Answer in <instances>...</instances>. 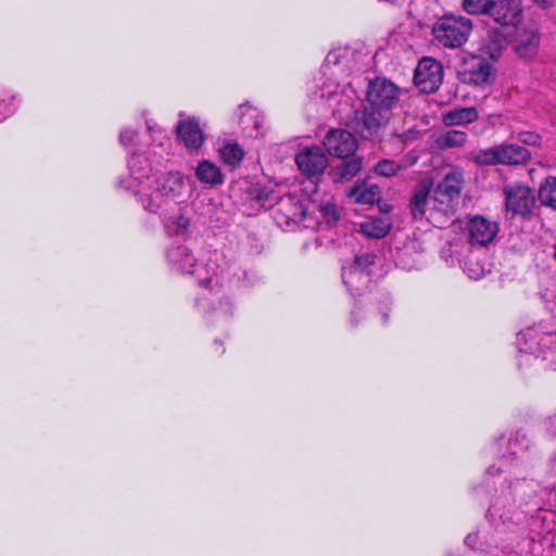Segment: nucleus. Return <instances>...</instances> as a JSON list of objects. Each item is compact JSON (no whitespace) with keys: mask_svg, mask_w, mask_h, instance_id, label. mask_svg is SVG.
<instances>
[{"mask_svg":"<svg viewBox=\"0 0 556 556\" xmlns=\"http://www.w3.org/2000/svg\"><path fill=\"white\" fill-rule=\"evenodd\" d=\"M395 263L405 270H412L420 265L421 245L417 240H408L401 248H396Z\"/></svg>","mask_w":556,"mask_h":556,"instance_id":"nucleus-18","label":"nucleus"},{"mask_svg":"<svg viewBox=\"0 0 556 556\" xmlns=\"http://www.w3.org/2000/svg\"><path fill=\"white\" fill-rule=\"evenodd\" d=\"M217 251H208L199 261L192 251L182 244L172 245L166 250V261L169 268L181 275L193 276L199 286L214 289L220 283L223 267Z\"/></svg>","mask_w":556,"mask_h":556,"instance_id":"nucleus-6","label":"nucleus"},{"mask_svg":"<svg viewBox=\"0 0 556 556\" xmlns=\"http://www.w3.org/2000/svg\"><path fill=\"white\" fill-rule=\"evenodd\" d=\"M176 129L178 138L184 142L188 151L195 152L202 147L204 134L194 117L180 121Z\"/></svg>","mask_w":556,"mask_h":556,"instance_id":"nucleus-16","label":"nucleus"},{"mask_svg":"<svg viewBox=\"0 0 556 556\" xmlns=\"http://www.w3.org/2000/svg\"><path fill=\"white\" fill-rule=\"evenodd\" d=\"M521 352L529 354H542L544 359H548L552 354L556 355V338L552 333L543 334L538 341V348H520Z\"/></svg>","mask_w":556,"mask_h":556,"instance_id":"nucleus-26","label":"nucleus"},{"mask_svg":"<svg viewBox=\"0 0 556 556\" xmlns=\"http://www.w3.org/2000/svg\"><path fill=\"white\" fill-rule=\"evenodd\" d=\"M463 181V172L453 168L437 185L431 197L427 186L418 187L410 199L414 219H425L438 228L446 227L457 211Z\"/></svg>","mask_w":556,"mask_h":556,"instance_id":"nucleus-3","label":"nucleus"},{"mask_svg":"<svg viewBox=\"0 0 556 556\" xmlns=\"http://www.w3.org/2000/svg\"><path fill=\"white\" fill-rule=\"evenodd\" d=\"M195 176L202 184L217 186L224 179L219 167L211 161H201L195 168Z\"/></svg>","mask_w":556,"mask_h":556,"instance_id":"nucleus-23","label":"nucleus"},{"mask_svg":"<svg viewBox=\"0 0 556 556\" xmlns=\"http://www.w3.org/2000/svg\"><path fill=\"white\" fill-rule=\"evenodd\" d=\"M503 51V39L500 37L488 36L480 41L478 49L479 58L485 60V58L496 60L501 56Z\"/></svg>","mask_w":556,"mask_h":556,"instance_id":"nucleus-27","label":"nucleus"},{"mask_svg":"<svg viewBox=\"0 0 556 556\" xmlns=\"http://www.w3.org/2000/svg\"><path fill=\"white\" fill-rule=\"evenodd\" d=\"M392 227L390 217L386 215L368 217L359 224V231L368 237L380 239L386 237Z\"/></svg>","mask_w":556,"mask_h":556,"instance_id":"nucleus-21","label":"nucleus"},{"mask_svg":"<svg viewBox=\"0 0 556 556\" xmlns=\"http://www.w3.org/2000/svg\"><path fill=\"white\" fill-rule=\"evenodd\" d=\"M501 164H522L530 159L528 149L518 144H501L500 146Z\"/></svg>","mask_w":556,"mask_h":556,"instance_id":"nucleus-24","label":"nucleus"},{"mask_svg":"<svg viewBox=\"0 0 556 556\" xmlns=\"http://www.w3.org/2000/svg\"><path fill=\"white\" fill-rule=\"evenodd\" d=\"M350 197L358 204H372L380 197V189L377 185L356 182L350 191Z\"/></svg>","mask_w":556,"mask_h":556,"instance_id":"nucleus-22","label":"nucleus"},{"mask_svg":"<svg viewBox=\"0 0 556 556\" xmlns=\"http://www.w3.org/2000/svg\"><path fill=\"white\" fill-rule=\"evenodd\" d=\"M17 110L16 97L10 90H0V123L12 116Z\"/></svg>","mask_w":556,"mask_h":556,"instance_id":"nucleus-34","label":"nucleus"},{"mask_svg":"<svg viewBox=\"0 0 556 556\" xmlns=\"http://www.w3.org/2000/svg\"><path fill=\"white\" fill-rule=\"evenodd\" d=\"M369 106L354 111L353 130L364 139H372L389 123L391 111L400 100V88L387 78L369 80L366 91Z\"/></svg>","mask_w":556,"mask_h":556,"instance_id":"nucleus-4","label":"nucleus"},{"mask_svg":"<svg viewBox=\"0 0 556 556\" xmlns=\"http://www.w3.org/2000/svg\"><path fill=\"white\" fill-rule=\"evenodd\" d=\"M232 304L229 300L219 301L207 313V319L213 324L227 323L232 316Z\"/></svg>","mask_w":556,"mask_h":556,"instance_id":"nucleus-33","label":"nucleus"},{"mask_svg":"<svg viewBox=\"0 0 556 556\" xmlns=\"http://www.w3.org/2000/svg\"><path fill=\"white\" fill-rule=\"evenodd\" d=\"M323 143L330 154L338 157L350 156L356 150L354 136L344 129H332L328 131Z\"/></svg>","mask_w":556,"mask_h":556,"instance_id":"nucleus-13","label":"nucleus"},{"mask_svg":"<svg viewBox=\"0 0 556 556\" xmlns=\"http://www.w3.org/2000/svg\"><path fill=\"white\" fill-rule=\"evenodd\" d=\"M354 111H356L354 108H353L352 110H351V109L345 108V111H344V112H339V111L337 110V112H338L339 114H344V115H341V118H344V116H345V117L348 118V124H349V126H350L352 129H353V127L351 126V122L353 121V117H354V113H353Z\"/></svg>","mask_w":556,"mask_h":556,"instance_id":"nucleus-43","label":"nucleus"},{"mask_svg":"<svg viewBox=\"0 0 556 556\" xmlns=\"http://www.w3.org/2000/svg\"><path fill=\"white\" fill-rule=\"evenodd\" d=\"M295 163L303 175L312 178L324 173L328 166V157L320 147L311 146L298 152Z\"/></svg>","mask_w":556,"mask_h":556,"instance_id":"nucleus-11","label":"nucleus"},{"mask_svg":"<svg viewBox=\"0 0 556 556\" xmlns=\"http://www.w3.org/2000/svg\"><path fill=\"white\" fill-rule=\"evenodd\" d=\"M391 296L389 294H382L370 307V314L376 319L377 324L386 325L389 320V314L391 312Z\"/></svg>","mask_w":556,"mask_h":556,"instance_id":"nucleus-28","label":"nucleus"},{"mask_svg":"<svg viewBox=\"0 0 556 556\" xmlns=\"http://www.w3.org/2000/svg\"><path fill=\"white\" fill-rule=\"evenodd\" d=\"M471 31L469 18L456 15H444L440 17L432 27L435 40L446 48H458L463 46Z\"/></svg>","mask_w":556,"mask_h":556,"instance_id":"nucleus-7","label":"nucleus"},{"mask_svg":"<svg viewBox=\"0 0 556 556\" xmlns=\"http://www.w3.org/2000/svg\"><path fill=\"white\" fill-rule=\"evenodd\" d=\"M406 165L396 163L392 160H381L375 166V172L384 177L394 176L400 169L405 168Z\"/></svg>","mask_w":556,"mask_h":556,"instance_id":"nucleus-37","label":"nucleus"},{"mask_svg":"<svg viewBox=\"0 0 556 556\" xmlns=\"http://www.w3.org/2000/svg\"><path fill=\"white\" fill-rule=\"evenodd\" d=\"M478 112L473 106L457 108L444 115V123L448 126L469 124L478 118Z\"/></svg>","mask_w":556,"mask_h":556,"instance_id":"nucleus-25","label":"nucleus"},{"mask_svg":"<svg viewBox=\"0 0 556 556\" xmlns=\"http://www.w3.org/2000/svg\"><path fill=\"white\" fill-rule=\"evenodd\" d=\"M464 273L472 280H479L490 271L488 265L479 260H475L473 255L463 261Z\"/></svg>","mask_w":556,"mask_h":556,"instance_id":"nucleus-31","label":"nucleus"},{"mask_svg":"<svg viewBox=\"0 0 556 556\" xmlns=\"http://www.w3.org/2000/svg\"><path fill=\"white\" fill-rule=\"evenodd\" d=\"M506 207L513 214L525 215L529 213L534 204V197L531 190L522 185L509 186L505 190Z\"/></svg>","mask_w":556,"mask_h":556,"instance_id":"nucleus-14","label":"nucleus"},{"mask_svg":"<svg viewBox=\"0 0 556 556\" xmlns=\"http://www.w3.org/2000/svg\"><path fill=\"white\" fill-rule=\"evenodd\" d=\"M521 0H493L486 15L503 26H516L522 18Z\"/></svg>","mask_w":556,"mask_h":556,"instance_id":"nucleus-12","label":"nucleus"},{"mask_svg":"<svg viewBox=\"0 0 556 556\" xmlns=\"http://www.w3.org/2000/svg\"><path fill=\"white\" fill-rule=\"evenodd\" d=\"M539 200L543 205L556 210V178L548 177L539 189Z\"/></svg>","mask_w":556,"mask_h":556,"instance_id":"nucleus-36","label":"nucleus"},{"mask_svg":"<svg viewBox=\"0 0 556 556\" xmlns=\"http://www.w3.org/2000/svg\"><path fill=\"white\" fill-rule=\"evenodd\" d=\"M362 313L361 312V308H355L353 312H352V318H354L357 314ZM352 323L353 324H357L356 320L352 319Z\"/></svg>","mask_w":556,"mask_h":556,"instance_id":"nucleus-45","label":"nucleus"},{"mask_svg":"<svg viewBox=\"0 0 556 556\" xmlns=\"http://www.w3.org/2000/svg\"><path fill=\"white\" fill-rule=\"evenodd\" d=\"M321 217L327 224H332L339 219V211L336 204L326 202L319 206Z\"/></svg>","mask_w":556,"mask_h":556,"instance_id":"nucleus-39","label":"nucleus"},{"mask_svg":"<svg viewBox=\"0 0 556 556\" xmlns=\"http://www.w3.org/2000/svg\"><path fill=\"white\" fill-rule=\"evenodd\" d=\"M150 142L144 150H136L128 159V175L117 186L132 194L146 212L163 218L169 236L184 235L190 219L181 211L187 185L179 172L157 175L170 154V138L153 121H147Z\"/></svg>","mask_w":556,"mask_h":556,"instance_id":"nucleus-1","label":"nucleus"},{"mask_svg":"<svg viewBox=\"0 0 556 556\" xmlns=\"http://www.w3.org/2000/svg\"><path fill=\"white\" fill-rule=\"evenodd\" d=\"M354 53L350 49L340 48L331 50L321 66L325 80L320 86V98L338 105L339 112L345 108L353 109L359 100L352 81L342 84L340 80L348 78L353 70Z\"/></svg>","mask_w":556,"mask_h":556,"instance_id":"nucleus-5","label":"nucleus"},{"mask_svg":"<svg viewBox=\"0 0 556 556\" xmlns=\"http://www.w3.org/2000/svg\"><path fill=\"white\" fill-rule=\"evenodd\" d=\"M493 0H464L463 8L469 14H486Z\"/></svg>","mask_w":556,"mask_h":556,"instance_id":"nucleus-38","label":"nucleus"},{"mask_svg":"<svg viewBox=\"0 0 556 556\" xmlns=\"http://www.w3.org/2000/svg\"><path fill=\"white\" fill-rule=\"evenodd\" d=\"M220 159L231 167L237 166L243 159V150L235 142L225 143L219 150Z\"/></svg>","mask_w":556,"mask_h":556,"instance_id":"nucleus-29","label":"nucleus"},{"mask_svg":"<svg viewBox=\"0 0 556 556\" xmlns=\"http://www.w3.org/2000/svg\"><path fill=\"white\" fill-rule=\"evenodd\" d=\"M464 230L471 247H486L495 239L498 225L483 216L476 215L467 218Z\"/></svg>","mask_w":556,"mask_h":556,"instance_id":"nucleus-9","label":"nucleus"},{"mask_svg":"<svg viewBox=\"0 0 556 556\" xmlns=\"http://www.w3.org/2000/svg\"><path fill=\"white\" fill-rule=\"evenodd\" d=\"M362 168V161L358 157H353L349 161L342 162L337 166L334 172V180H350Z\"/></svg>","mask_w":556,"mask_h":556,"instance_id":"nucleus-32","label":"nucleus"},{"mask_svg":"<svg viewBox=\"0 0 556 556\" xmlns=\"http://www.w3.org/2000/svg\"><path fill=\"white\" fill-rule=\"evenodd\" d=\"M540 34L536 28L528 27L519 31L515 39V50L522 59H532L538 53Z\"/></svg>","mask_w":556,"mask_h":556,"instance_id":"nucleus-17","label":"nucleus"},{"mask_svg":"<svg viewBox=\"0 0 556 556\" xmlns=\"http://www.w3.org/2000/svg\"><path fill=\"white\" fill-rule=\"evenodd\" d=\"M467 140V134L465 131L451 129L442 135H440L437 139V142L440 148H456L465 144Z\"/></svg>","mask_w":556,"mask_h":556,"instance_id":"nucleus-35","label":"nucleus"},{"mask_svg":"<svg viewBox=\"0 0 556 556\" xmlns=\"http://www.w3.org/2000/svg\"><path fill=\"white\" fill-rule=\"evenodd\" d=\"M517 139L528 146H538L541 142L540 136L533 131H521L517 135Z\"/></svg>","mask_w":556,"mask_h":556,"instance_id":"nucleus-42","label":"nucleus"},{"mask_svg":"<svg viewBox=\"0 0 556 556\" xmlns=\"http://www.w3.org/2000/svg\"><path fill=\"white\" fill-rule=\"evenodd\" d=\"M500 146L491 147L488 149H480L471 153V159L479 165H495L500 164Z\"/></svg>","mask_w":556,"mask_h":556,"instance_id":"nucleus-30","label":"nucleus"},{"mask_svg":"<svg viewBox=\"0 0 556 556\" xmlns=\"http://www.w3.org/2000/svg\"><path fill=\"white\" fill-rule=\"evenodd\" d=\"M443 80L442 65L432 58H424L419 61L415 74V85L426 93L435 91Z\"/></svg>","mask_w":556,"mask_h":556,"instance_id":"nucleus-10","label":"nucleus"},{"mask_svg":"<svg viewBox=\"0 0 556 556\" xmlns=\"http://www.w3.org/2000/svg\"><path fill=\"white\" fill-rule=\"evenodd\" d=\"M376 255L363 253L342 266V282L352 294H361L369 287Z\"/></svg>","mask_w":556,"mask_h":556,"instance_id":"nucleus-8","label":"nucleus"},{"mask_svg":"<svg viewBox=\"0 0 556 556\" xmlns=\"http://www.w3.org/2000/svg\"><path fill=\"white\" fill-rule=\"evenodd\" d=\"M507 453L498 465L490 466L485 475L497 477L496 491L488 509V518L497 532H513L526 518L541 509L539 484L521 477L530 466L529 441L517 432L506 442Z\"/></svg>","mask_w":556,"mask_h":556,"instance_id":"nucleus-2","label":"nucleus"},{"mask_svg":"<svg viewBox=\"0 0 556 556\" xmlns=\"http://www.w3.org/2000/svg\"><path fill=\"white\" fill-rule=\"evenodd\" d=\"M306 216L304 205L292 197H287L278 203L276 218L279 222L280 217L286 218V223H301Z\"/></svg>","mask_w":556,"mask_h":556,"instance_id":"nucleus-19","label":"nucleus"},{"mask_svg":"<svg viewBox=\"0 0 556 556\" xmlns=\"http://www.w3.org/2000/svg\"><path fill=\"white\" fill-rule=\"evenodd\" d=\"M493 74L492 65L488 61L478 58L463 75L465 81L476 86H482L493 79Z\"/></svg>","mask_w":556,"mask_h":556,"instance_id":"nucleus-20","label":"nucleus"},{"mask_svg":"<svg viewBox=\"0 0 556 556\" xmlns=\"http://www.w3.org/2000/svg\"><path fill=\"white\" fill-rule=\"evenodd\" d=\"M237 115L239 117V124L248 136H260L265 131V117L263 113L255 106L249 103L241 104L238 106Z\"/></svg>","mask_w":556,"mask_h":556,"instance_id":"nucleus-15","label":"nucleus"},{"mask_svg":"<svg viewBox=\"0 0 556 556\" xmlns=\"http://www.w3.org/2000/svg\"><path fill=\"white\" fill-rule=\"evenodd\" d=\"M138 139V131L130 127H125L119 132V142L126 148L135 146Z\"/></svg>","mask_w":556,"mask_h":556,"instance_id":"nucleus-40","label":"nucleus"},{"mask_svg":"<svg viewBox=\"0 0 556 556\" xmlns=\"http://www.w3.org/2000/svg\"><path fill=\"white\" fill-rule=\"evenodd\" d=\"M548 429L552 433L556 434V414L548 419Z\"/></svg>","mask_w":556,"mask_h":556,"instance_id":"nucleus-44","label":"nucleus"},{"mask_svg":"<svg viewBox=\"0 0 556 556\" xmlns=\"http://www.w3.org/2000/svg\"><path fill=\"white\" fill-rule=\"evenodd\" d=\"M522 336L527 337V333H523ZM528 336H531V331H528Z\"/></svg>","mask_w":556,"mask_h":556,"instance_id":"nucleus-46","label":"nucleus"},{"mask_svg":"<svg viewBox=\"0 0 556 556\" xmlns=\"http://www.w3.org/2000/svg\"><path fill=\"white\" fill-rule=\"evenodd\" d=\"M465 544L466 546H468L469 548L473 549V551H477V552H484L485 551V547L488 544H485L484 542H482L480 540V534L479 532H472V533H469L466 538H465Z\"/></svg>","mask_w":556,"mask_h":556,"instance_id":"nucleus-41","label":"nucleus"}]
</instances>
